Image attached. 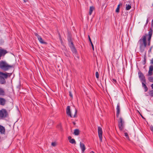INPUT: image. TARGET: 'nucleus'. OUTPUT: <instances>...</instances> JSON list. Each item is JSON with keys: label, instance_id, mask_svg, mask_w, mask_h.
I'll return each instance as SVG.
<instances>
[{"label": "nucleus", "instance_id": "obj_41", "mask_svg": "<svg viewBox=\"0 0 153 153\" xmlns=\"http://www.w3.org/2000/svg\"><path fill=\"white\" fill-rule=\"evenodd\" d=\"M73 123L74 125H75L76 124V123L74 122H73Z\"/></svg>", "mask_w": 153, "mask_h": 153}, {"label": "nucleus", "instance_id": "obj_34", "mask_svg": "<svg viewBox=\"0 0 153 153\" xmlns=\"http://www.w3.org/2000/svg\"><path fill=\"white\" fill-rule=\"evenodd\" d=\"M119 9L118 8H117L116 10V12L117 13H119Z\"/></svg>", "mask_w": 153, "mask_h": 153}, {"label": "nucleus", "instance_id": "obj_45", "mask_svg": "<svg viewBox=\"0 0 153 153\" xmlns=\"http://www.w3.org/2000/svg\"><path fill=\"white\" fill-rule=\"evenodd\" d=\"M152 6H153V4H152Z\"/></svg>", "mask_w": 153, "mask_h": 153}, {"label": "nucleus", "instance_id": "obj_10", "mask_svg": "<svg viewBox=\"0 0 153 153\" xmlns=\"http://www.w3.org/2000/svg\"><path fill=\"white\" fill-rule=\"evenodd\" d=\"M7 53V51L2 49H0V60L2 56H4Z\"/></svg>", "mask_w": 153, "mask_h": 153}, {"label": "nucleus", "instance_id": "obj_44", "mask_svg": "<svg viewBox=\"0 0 153 153\" xmlns=\"http://www.w3.org/2000/svg\"><path fill=\"white\" fill-rule=\"evenodd\" d=\"M148 19L147 20V22H148Z\"/></svg>", "mask_w": 153, "mask_h": 153}, {"label": "nucleus", "instance_id": "obj_5", "mask_svg": "<svg viewBox=\"0 0 153 153\" xmlns=\"http://www.w3.org/2000/svg\"><path fill=\"white\" fill-rule=\"evenodd\" d=\"M118 127L120 131L123 130L124 126V121L123 120L122 117H120L118 121Z\"/></svg>", "mask_w": 153, "mask_h": 153}, {"label": "nucleus", "instance_id": "obj_31", "mask_svg": "<svg viewBox=\"0 0 153 153\" xmlns=\"http://www.w3.org/2000/svg\"><path fill=\"white\" fill-rule=\"evenodd\" d=\"M69 96L72 98L73 97V95H72V94L71 92V91H69Z\"/></svg>", "mask_w": 153, "mask_h": 153}, {"label": "nucleus", "instance_id": "obj_42", "mask_svg": "<svg viewBox=\"0 0 153 153\" xmlns=\"http://www.w3.org/2000/svg\"><path fill=\"white\" fill-rule=\"evenodd\" d=\"M146 59H145V58H144V61L145 62L144 64H145V63H146Z\"/></svg>", "mask_w": 153, "mask_h": 153}, {"label": "nucleus", "instance_id": "obj_4", "mask_svg": "<svg viewBox=\"0 0 153 153\" xmlns=\"http://www.w3.org/2000/svg\"><path fill=\"white\" fill-rule=\"evenodd\" d=\"M147 35H143L139 40V42L140 44V48H146L147 45L146 36Z\"/></svg>", "mask_w": 153, "mask_h": 153}, {"label": "nucleus", "instance_id": "obj_39", "mask_svg": "<svg viewBox=\"0 0 153 153\" xmlns=\"http://www.w3.org/2000/svg\"><path fill=\"white\" fill-rule=\"evenodd\" d=\"M151 130L152 131H153V127H152L151 128Z\"/></svg>", "mask_w": 153, "mask_h": 153}, {"label": "nucleus", "instance_id": "obj_6", "mask_svg": "<svg viewBox=\"0 0 153 153\" xmlns=\"http://www.w3.org/2000/svg\"><path fill=\"white\" fill-rule=\"evenodd\" d=\"M8 116V113L5 109H2L0 110V118H6Z\"/></svg>", "mask_w": 153, "mask_h": 153}, {"label": "nucleus", "instance_id": "obj_26", "mask_svg": "<svg viewBox=\"0 0 153 153\" xmlns=\"http://www.w3.org/2000/svg\"><path fill=\"white\" fill-rule=\"evenodd\" d=\"M149 94L151 96L153 97V90L149 91Z\"/></svg>", "mask_w": 153, "mask_h": 153}, {"label": "nucleus", "instance_id": "obj_36", "mask_svg": "<svg viewBox=\"0 0 153 153\" xmlns=\"http://www.w3.org/2000/svg\"><path fill=\"white\" fill-rule=\"evenodd\" d=\"M71 139H72L71 137V136H69L68 137V139L69 140H69H70Z\"/></svg>", "mask_w": 153, "mask_h": 153}, {"label": "nucleus", "instance_id": "obj_28", "mask_svg": "<svg viewBox=\"0 0 153 153\" xmlns=\"http://www.w3.org/2000/svg\"><path fill=\"white\" fill-rule=\"evenodd\" d=\"M95 75L96 77L97 78H99V73L97 71L96 72Z\"/></svg>", "mask_w": 153, "mask_h": 153}, {"label": "nucleus", "instance_id": "obj_30", "mask_svg": "<svg viewBox=\"0 0 153 153\" xmlns=\"http://www.w3.org/2000/svg\"><path fill=\"white\" fill-rule=\"evenodd\" d=\"M114 83H115L117 82V81L115 79H113L112 80H111Z\"/></svg>", "mask_w": 153, "mask_h": 153}, {"label": "nucleus", "instance_id": "obj_13", "mask_svg": "<svg viewBox=\"0 0 153 153\" xmlns=\"http://www.w3.org/2000/svg\"><path fill=\"white\" fill-rule=\"evenodd\" d=\"M70 106H68L67 107V110H66V114H67L69 116L71 117H72V115L71 114Z\"/></svg>", "mask_w": 153, "mask_h": 153}, {"label": "nucleus", "instance_id": "obj_9", "mask_svg": "<svg viewBox=\"0 0 153 153\" xmlns=\"http://www.w3.org/2000/svg\"><path fill=\"white\" fill-rule=\"evenodd\" d=\"M34 35L37 37L38 40L42 44H46L47 43L44 41L42 38L37 33L34 32Z\"/></svg>", "mask_w": 153, "mask_h": 153}, {"label": "nucleus", "instance_id": "obj_27", "mask_svg": "<svg viewBox=\"0 0 153 153\" xmlns=\"http://www.w3.org/2000/svg\"><path fill=\"white\" fill-rule=\"evenodd\" d=\"M124 134H125V136L126 137V138L127 139L129 140V137H128V134H127V133L126 132H125V133Z\"/></svg>", "mask_w": 153, "mask_h": 153}, {"label": "nucleus", "instance_id": "obj_23", "mask_svg": "<svg viewBox=\"0 0 153 153\" xmlns=\"http://www.w3.org/2000/svg\"><path fill=\"white\" fill-rule=\"evenodd\" d=\"M131 6L129 4H126V9L127 10H128L131 8Z\"/></svg>", "mask_w": 153, "mask_h": 153}, {"label": "nucleus", "instance_id": "obj_14", "mask_svg": "<svg viewBox=\"0 0 153 153\" xmlns=\"http://www.w3.org/2000/svg\"><path fill=\"white\" fill-rule=\"evenodd\" d=\"M0 132L2 134H4L5 132L4 127L1 125H0Z\"/></svg>", "mask_w": 153, "mask_h": 153}, {"label": "nucleus", "instance_id": "obj_20", "mask_svg": "<svg viewBox=\"0 0 153 153\" xmlns=\"http://www.w3.org/2000/svg\"><path fill=\"white\" fill-rule=\"evenodd\" d=\"M152 29H150V30L149 32V40L151 39V37H152Z\"/></svg>", "mask_w": 153, "mask_h": 153}, {"label": "nucleus", "instance_id": "obj_33", "mask_svg": "<svg viewBox=\"0 0 153 153\" xmlns=\"http://www.w3.org/2000/svg\"><path fill=\"white\" fill-rule=\"evenodd\" d=\"M51 145L53 146H56V143L55 142H52L51 143Z\"/></svg>", "mask_w": 153, "mask_h": 153}, {"label": "nucleus", "instance_id": "obj_35", "mask_svg": "<svg viewBox=\"0 0 153 153\" xmlns=\"http://www.w3.org/2000/svg\"><path fill=\"white\" fill-rule=\"evenodd\" d=\"M148 45L149 46V45H150V39L149 40V38H148Z\"/></svg>", "mask_w": 153, "mask_h": 153}, {"label": "nucleus", "instance_id": "obj_40", "mask_svg": "<svg viewBox=\"0 0 153 153\" xmlns=\"http://www.w3.org/2000/svg\"><path fill=\"white\" fill-rule=\"evenodd\" d=\"M151 86L152 88L153 89V83L151 85Z\"/></svg>", "mask_w": 153, "mask_h": 153}, {"label": "nucleus", "instance_id": "obj_15", "mask_svg": "<svg viewBox=\"0 0 153 153\" xmlns=\"http://www.w3.org/2000/svg\"><path fill=\"white\" fill-rule=\"evenodd\" d=\"M142 86L144 89V91L146 92L148 91V88L146 85V82L142 83Z\"/></svg>", "mask_w": 153, "mask_h": 153}, {"label": "nucleus", "instance_id": "obj_7", "mask_svg": "<svg viewBox=\"0 0 153 153\" xmlns=\"http://www.w3.org/2000/svg\"><path fill=\"white\" fill-rule=\"evenodd\" d=\"M98 136L99 138L100 142H102V128L99 126L98 128Z\"/></svg>", "mask_w": 153, "mask_h": 153}, {"label": "nucleus", "instance_id": "obj_24", "mask_svg": "<svg viewBox=\"0 0 153 153\" xmlns=\"http://www.w3.org/2000/svg\"><path fill=\"white\" fill-rule=\"evenodd\" d=\"M77 110L76 109H75V114L73 116L74 117H77Z\"/></svg>", "mask_w": 153, "mask_h": 153}, {"label": "nucleus", "instance_id": "obj_2", "mask_svg": "<svg viewBox=\"0 0 153 153\" xmlns=\"http://www.w3.org/2000/svg\"><path fill=\"white\" fill-rule=\"evenodd\" d=\"M12 74V73H3L0 71V83L1 84H5L6 82L5 79L10 77Z\"/></svg>", "mask_w": 153, "mask_h": 153}, {"label": "nucleus", "instance_id": "obj_18", "mask_svg": "<svg viewBox=\"0 0 153 153\" xmlns=\"http://www.w3.org/2000/svg\"><path fill=\"white\" fill-rule=\"evenodd\" d=\"M94 10V7L93 6H91L90 7L89 11V14L91 15L93 11Z\"/></svg>", "mask_w": 153, "mask_h": 153}, {"label": "nucleus", "instance_id": "obj_16", "mask_svg": "<svg viewBox=\"0 0 153 153\" xmlns=\"http://www.w3.org/2000/svg\"><path fill=\"white\" fill-rule=\"evenodd\" d=\"M80 147L81 149L82 152L83 153L85 149V147L84 144L80 142Z\"/></svg>", "mask_w": 153, "mask_h": 153}, {"label": "nucleus", "instance_id": "obj_32", "mask_svg": "<svg viewBox=\"0 0 153 153\" xmlns=\"http://www.w3.org/2000/svg\"><path fill=\"white\" fill-rule=\"evenodd\" d=\"M149 80L150 82H153V78L150 77V78H149Z\"/></svg>", "mask_w": 153, "mask_h": 153}, {"label": "nucleus", "instance_id": "obj_3", "mask_svg": "<svg viewBox=\"0 0 153 153\" xmlns=\"http://www.w3.org/2000/svg\"><path fill=\"white\" fill-rule=\"evenodd\" d=\"M13 67V65H9L5 61L3 60L0 61V68L4 71H7Z\"/></svg>", "mask_w": 153, "mask_h": 153}, {"label": "nucleus", "instance_id": "obj_43", "mask_svg": "<svg viewBox=\"0 0 153 153\" xmlns=\"http://www.w3.org/2000/svg\"><path fill=\"white\" fill-rule=\"evenodd\" d=\"M27 0H23V1H24V2H26V1H27Z\"/></svg>", "mask_w": 153, "mask_h": 153}, {"label": "nucleus", "instance_id": "obj_12", "mask_svg": "<svg viewBox=\"0 0 153 153\" xmlns=\"http://www.w3.org/2000/svg\"><path fill=\"white\" fill-rule=\"evenodd\" d=\"M6 100L4 98L0 97V105H4L5 104Z\"/></svg>", "mask_w": 153, "mask_h": 153}, {"label": "nucleus", "instance_id": "obj_17", "mask_svg": "<svg viewBox=\"0 0 153 153\" xmlns=\"http://www.w3.org/2000/svg\"><path fill=\"white\" fill-rule=\"evenodd\" d=\"M5 95V92L3 88H0V96H4Z\"/></svg>", "mask_w": 153, "mask_h": 153}, {"label": "nucleus", "instance_id": "obj_19", "mask_svg": "<svg viewBox=\"0 0 153 153\" xmlns=\"http://www.w3.org/2000/svg\"><path fill=\"white\" fill-rule=\"evenodd\" d=\"M79 131L78 129H75L74 130V134L75 135H79Z\"/></svg>", "mask_w": 153, "mask_h": 153}, {"label": "nucleus", "instance_id": "obj_37", "mask_svg": "<svg viewBox=\"0 0 153 153\" xmlns=\"http://www.w3.org/2000/svg\"><path fill=\"white\" fill-rule=\"evenodd\" d=\"M151 63L153 64V58L151 60Z\"/></svg>", "mask_w": 153, "mask_h": 153}, {"label": "nucleus", "instance_id": "obj_21", "mask_svg": "<svg viewBox=\"0 0 153 153\" xmlns=\"http://www.w3.org/2000/svg\"><path fill=\"white\" fill-rule=\"evenodd\" d=\"M69 142L72 144H75L76 141L74 139H72L69 140Z\"/></svg>", "mask_w": 153, "mask_h": 153}, {"label": "nucleus", "instance_id": "obj_22", "mask_svg": "<svg viewBox=\"0 0 153 153\" xmlns=\"http://www.w3.org/2000/svg\"><path fill=\"white\" fill-rule=\"evenodd\" d=\"M88 39H89V40L91 44V45L92 46V49H93V50H94V45L91 41V39L90 37V36H89V35L88 36Z\"/></svg>", "mask_w": 153, "mask_h": 153}, {"label": "nucleus", "instance_id": "obj_11", "mask_svg": "<svg viewBox=\"0 0 153 153\" xmlns=\"http://www.w3.org/2000/svg\"><path fill=\"white\" fill-rule=\"evenodd\" d=\"M116 109L117 110L116 116L117 117H119L120 111V104L119 103H118L117 104Z\"/></svg>", "mask_w": 153, "mask_h": 153}, {"label": "nucleus", "instance_id": "obj_8", "mask_svg": "<svg viewBox=\"0 0 153 153\" xmlns=\"http://www.w3.org/2000/svg\"><path fill=\"white\" fill-rule=\"evenodd\" d=\"M138 75L141 83L146 82L145 76L141 72L138 73Z\"/></svg>", "mask_w": 153, "mask_h": 153}, {"label": "nucleus", "instance_id": "obj_29", "mask_svg": "<svg viewBox=\"0 0 153 153\" xmlns=\"http://www.w3.org/2000/svg\"><path fill=\"white\" fill-rule=\"evenodd\" d=\"M148 73L149 75L151 76L152 74V71H149Z\"/></svg>", "mask_w": 153, "mask_h": 153}, {"label": "nucleus", "instance_id": "obj_38", "mask_svg": "<svg viewBox=\"0 0 153 153\" xmlns=\"http://www.w3.org/2000/svg\"><path fill=\"white\" fill-rule=\"evenodd\" d=\"M120 4H119V5H118L117 8H120Z\"/></svg>", "mask_w": 153, "mask_h": 153}, {"label": "nucleus", "instance_id": "obj_1", "mask_svg": "<svg viewBox=\"0 0 153 153\" xmlns=\"http://www.w3.org/2000/svg\"><path fill=\"white\" fill-rule=\"evenodd\" d=\"M67 38L68 42L69 45L71 48L72 51L74 53H77V51L76 50L74 46L73 42H72V35L71 33L69 31H68Z\"/></svg>", "mask_w": 153, "mask_h": 153}, {"label": "nucleus", "instance_id": "obj_25", "mask_svg": "<svg viewBox=\"0 0 153 153\" xmlns=\"http://www.w3.org/2000/svg\"><path fill=\"white\" fill-rule=\"evenodd\" d=\"M150 71H153V66L152 65H151L149 66V70Z\"/></svg>", "mask_w": 153, "mask_h": 153}]
</instances>
